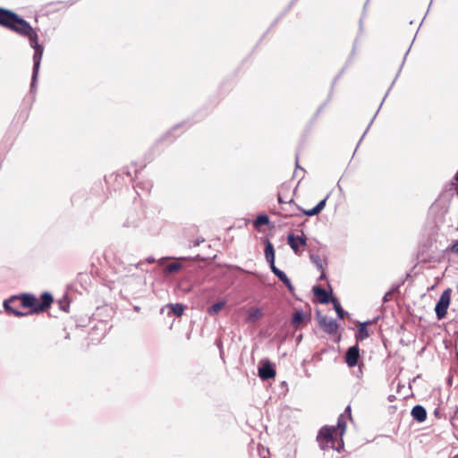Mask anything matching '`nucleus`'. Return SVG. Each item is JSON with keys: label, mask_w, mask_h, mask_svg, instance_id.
<instances>
[{"label": "nucleus", "mask_w": 458, "mask_h": 458, "mask_svg": "<svg viewBox=\"0 0 458 458\" xmlns=\"http://www.w3.org/2000/svg\"><path fill=\"white\" fill-rule=\"evenodd\" d=\"M0 24L5 28L12 30L13 31L18 33L21 36L27 37L30 40V47L34 49L33 55V72H32V83L31 87L33 88L39 66L40 62L43 55L44 48L41 45L38 44V37L34 29L25 20L20 18L16 13L1 9L0 8Z\"/></svg>", "instance_id": "obj_1"}, {"label": "nucleus", "mask_w": 458, "mask_h": 458, "mask_svg": "<svg viewBox=\"0 0 458 458\" xmlns=\"http://www.w3.org/2000/svg\"><path fill=\"white\" fill-rule=\"evenodd\" d=\"M345 418L341 415L335 427L322 428L317 437L320 447L324 450L331 448L340 452L344 447L342 437L345 432Z\"/></svg>", "instance_id": "obj_2"}, {"label": "nucleus", "mask_w": 458, "mask_h": 458, "mask_svg": "<svg viewBox=\"0 0 458 458\" xmlns=\"http://www.w3.org/2000/svg\"><path fill=\"white\" fill-rule=\"evenodd\" d=\"M450 301H451V289H446L442 293V294L435 307V311H436V314H437V317L438 319H442L443 318L445 317L447 309L450 304Z\"/></svg>", "instance_id": "obj_3"}, {"label": "nucleus", "mask_w": 458, "mask_h": 458, "mask_svg": "<svg viewBox=\"0 0 458 458\" xmlns=\"http://www.w3.org/2000/svg\"><path fill=\"white\" fill-rule=\"evenodd\" d=\"M287 243L290 245L291 249L294 251L295 254L301 255V248L306 246L307 240L303 235L300 236L291 233L287 236Z\"/></svg>", "instance_id": "obj_4"}, {"label": "nucleus", "mask_w": 458, "mask_h": 458, "mask_svg": "<svg viewBox=\"0 0 458 458\" xmlns=\"http://www.w3.org/2000/svg\"><path fill=\"white\" fill-rule=\"evenodd\" d=\"M246 312H247L246 321L248 323H254V322L259 320L260 318H262L264 316L263 309L259 308V307H255V306L250 307Z\"/></svg>", "instance_id": "obj_5"}, {"label": "nucleus", "mask_w": 458, "mask_h": 458, "mask_svg": "<svg viewBox=\"0 0 458 458\" xmlns=\"http://www.w3.org/2000/svg\"><path fill=\"white\" fill-rule=\"evenodd\" d=\"M319 325L323 330L328 334H335L338 328L337 323L335 319L327 318L326 317L319 319Z\"/></svg>", "instance_id": "obj_6"}, {"label": "nucleus", "mask_w": 458, "mask_h": 458, "mask_svg": "<svg viewBox=\"0 0 458 458\" xmlns=\"http://www.w3.org/2000/svg\"><path fill=\"white\" fill-rule=\"evenodd\" d=\"M360 356L359 348L357 345L352 346L348 349L345 356V361L349 367H354L358 363Z\"/></svg>", "instance_id": "obj_7"}, {"label": "nucleus", "mask_w": 458, "mask_h": 458, "mask_svg": "<svg viewBox=\"0 0 458 458\" xmlns=\"http://www.w3.org/2000/svg\"><path fill=\"white\" fill-rule=\"evenodd\" d=\"M259 376L264 380L273 378L276 376V370L270 363H265L259 369Z\"/></svg>", "instance_id": "obj_8"}, {"label": "nucleus", "mask_w": 458, "mask_h": 458, "mask_svg": "<svg viewBox=\"0 0 458 458\" xmlns=\"http://www.w3.org/2000/svg\"><path fill=\"white\" fill-rule=\"evenodd\" d=\"M411 416L414 420H418L419 422H422L427 418V411L424 407L420 405H416L411 410Z\"/></svg>", "instance_id": "obj_9"}, {"label": "nucleus", "mask_w": 458, "mask_h": 458, "mask_svg": "<svg viewBox=\"0 0 458 458\" xmlns=\"http://www.w3.org/2000/svg\"><path fill=\"white\" fill-rule=\"evenodd\" d=\"M270 268L273 271V273L286 285V287L289 290L293 289V285L291 284L290 279L283 271L278 269L276 266H272Z\"/></svg>", "instance_id": "obj_10"}, {"label": "nucleus", "mask_w": 458, "mask_h": 458, "mask_svg": "<svg viewBox=\"0 0 458 458\" xmlns=\"http://www.w3.org/2000/svg\"><path fill=\"white\" fill-rule=\"evenodd\" d=\"M265 257L267 261L269 263L270 267L275 266V251L273 245L270 242H267L265 248Z\"/></svg>", "instance_id": "obj_11"}, {"label": "nucleus", "mask_w": 458, "mask_h": 458, "mask_svg": "<svg viewBox=\"0 0 458 458\" xmlns=\"http://www.w3.org/2000/svg\"><path fill=\"white\" fill-rule=\"evenodd\" d=\"M17 302H18V300L5 301L4 303V306L9 313L13 314L14 316H17V317L24 316L25 313L19 311L14 307H13V305L16 304Z\"/></svg>", "instance_id": "obj_12"}, {"label": "nucleus", "mask_w": 458, "mask_h": 458, "mask_svg": "<svg viewBox=\"0 0 458 458\" xmlns=\"http://www.w3.org/2000/svg\"><path fill=\"white\" fill-rule=\"evenodd\" d=\"M313 292L321 303H327L329 301L328 293L325 289L316 286L313 288Z\"/></svg>", "instance_id": "obj_13"}, {"label": "nucleus", "mask_w": 458, "mask_h": 458, "mask_svg": "<svg viewBox=\"0 0 458 458\" xmlns=\"http://www.w3.org/2000/svg\"><path fill=\"white\" fill-rule=\"evenodd\" d=\"M327 198L319 201L313 208L304 211L305 215L312 216L318 215L325 208Z\"/></svg>", "instance_id": "obj_14"}, {"label": "nucleus", "mask_w": 458, "mask_h": 458, "mask_svg": "<svg viewBox=\"0 0 458 458\" xmlns=\"http://www.w3.org/2000/svg\"><path fill=\"white\" fill-rule=\"evenodd\" d=\"M21 305L24 308H32L36 304V298L30 294H25L21 298Z\"/></svg>", "instance_id": "obj_15"}, {"label": "nucleus", "mask_w": 458, "mask_h": 458, "mask_svg": "<svg viewBox=\"0 0 458 458\" xmlns=\"http://www.w3.org/2000/svg\"><path fill=\"white\" fill-rule=\"evenodd\" d=\"M311 262L317 267V268L321 271L320 279L325 278V272L323 269V260L318 255L311 254L310 255Z\"/></svg>", "instance_id": "obj_16"}, {"label": "nucleus", "mask_w": 458, "mask_h": 458, "mask_svg": "<svg viewBox=\"0 0 458 458\" xmlns=\"http://www.w3.org/2000/svg\"><path fill=\"white\" fill-rule=\"evenodd\" d=\"M225 303L226 302L225 301H219L216 302L215 304H213L212 306H210L208 309V313L210 316H215V315L218 314L224 309V307L225 306Z\"/></svg>", "instance_id": "obj_17"}, {"label": "nucleus", "mask_w": 458, "mask_h": 458, "mask_svg": "<svg viewBox=\"0 0 458 458\" xmlns=\"http://www.w3.org/2000/svg\"><path fill=\"white\" fill-rule=\"evenodd\" d=\"M41 299H42V302L41 304L38 306V308H35V310H44V309H47L48 308L52 301H53V298H52V295L48 293H45L42 294L41 296Z\"/></svg>", "instance_id": "obj_18"}, {"label": "nucleus", "mask_w": 458, "mask_h": 458, "mask_svg": "<svg viewBox=\"0 0 458 458\" xmlns=\"http://www.w3.org/2000/svg\"><path fill=\"white\" fill-rule=\"evenodd\" d=\"M305 315L302 311H295L293 315L292 323L295 327H299L304 321Z\"/></svg>", "instance_id": "obj_19"}, {"label": "nucleus", "mask_w": 458, "mask_h": 458, "mask_svg": "<svg viewBox=\"0 0 458 458\" xmlns=\"http://www.w3.org/2000/svg\"><path fill=\"white\" fill-rule=\"evenodd\" d=\"M369 332L367 329V323L361 324L358 328L356 338L358 341H362L369 337Z\"/></svg>", "instance_id": "obj_20"}, {"label": "nucleus", "mask_w": 458, "mask_h": 458, "mask_svg": "<svg viewBox=\"0 0 458 458\" xmlns=\"http://www.w3.org/2000/svg\"><path fill=\"white\" fill-rule=\"evenodd\" d=\"M167 308L170 310V311H172L174 314H175L178 317L182 316L183 313V310H184L183 305H182L180 303L169 304V305H167Z\"/></svg>", "instance_id": "obj_21"}, {"label": "nucleus", "mask_w": 458, "mask_h": 458, "mask_svg": "<svg viewBox=\"0 0 458 458\" xmlns=\"http://www.w3.org/2000/svg\"><path fill=\"white\" fill-rule=\"evenodd\" d=\"M269 223L268 216L266 215H260L258 216L257 218L254 220V226L259 227L261 225H266Z\"/></svg>", "instance_id": "obj_22"}, {"label": "nucleus", "mask_w": 458, "mask_h": 458, "mask_svg": "<svg viewBox=\"0 0 458 458\" xmlns=\"http://www.w3.org/2000/svg\"><path fill=\"white\" fill-rule=\"evenodd\" d=\"M182 268V265L179 263H171L165 267V271L167 273H174Z\"/></svg>", "instance_id": "obj_23"}, {"label": "nucleus", "mask_w": 458, "mask_h": 458, "mask_svg": "<svg viewBox=\"0 0 458 458\" xmlns=\"http://www.w3.org/2000/svg\"><path fill=\"white\" fill-rule=\"evenodd\" d=\"M334 302V305H335V310L338 315V317L340 318H344V310L342 309L341 305L339 304V302L336 301V300H334L333 301Z\"/></svg>", "instance_id": "obj_24"}, {"label": "nucleus", "mask_w": 458, "mask_h": 458, "mask_svg": "<svg viewBox=\"0 0 458 458\" xmlns=\"http://www.w3.org/2000/svg\"><path fill=\"white\" fill-rule=\"evenodd\" d=\"M450 250L455 254H458V241L455 242L451 247Z\"/></svg>", "instance_id": "obj_25"}, {"label": "nucleus", "mask_w": 458, "mask_h": 458, "mask_svg": "<svg viewBox=\"0 0 458 458\" xmlns=\"http://www.w3.org/2000/svg\"><path fill=\"white\" fill-rule=\"evenodd\" d=\"M454 178H455V180L458 182V170H457V173L455 174Z\"/></svg>", "instance_id": "obj_26"}, {"label": "nucleus", "mask_w": 458, "mask_h": 458, "mask_svg": "<svg viewBox=\"0 0 458 458\" xmlns=\"http://www.w3.org/2000/svg\"><path fill=\"white\" fill-rule=\"evenodd\" d=\"M278 201H279V202H283V199H282V198H281V196H280V195L278 196Z\"/></svg>", "instance_id": "obj_27"}]
</instances>
